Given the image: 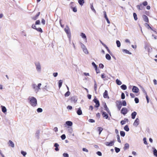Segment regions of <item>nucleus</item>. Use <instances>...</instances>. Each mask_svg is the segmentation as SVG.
<instances>
[{"instance_id": "57", "label": "nucleus", "mask_w": 157, "mask_h": 157, "mask_svg": "<svg viewBox=\"0 0 157 157\" xmlns=\"http://www.w3.org/2000/svg\"><path fill=\"white\" fill-rule=\"evenodd\" d=\"M64 157H69V155L67 153H64L63 154Z\"/></svg>"}, {"instance_id": "55", "label": "nucleus", "mask_w": 157, "mask_h": 157, "mask_svg": "<svg viewBox=\"0 0 157 157\" xmlns=\"http://www.w3.org/2000/svg\"><path fill=\"white\" fill-rule=\"evenodd\" d=\"M21 154L24 156H25L26 154V152H25V151H21Z\"/></svg>"}, {"instance_id": "35", "label": "nucleus", "mask_w": 157, "mask_h": 157, "mask_svg": "<svg viewBox=\"0 0 157 157\" xmlns=\"http://www.w3.org/2000/svg\"><path fill=\"white\" fill-rule=\"evenodd\" d=\"M116 82L117 84L118 85H121L122 84L121 82L118 79H116Z\"/></svg>"}, {"instance_id": "39", "label": "nucleus", "mask_w": 157, "mask_h": 157, "mask_svg": "<svg viewBox=\"0 0 157 157\" xmlns=\"http://www.w3.org/2000/svg\"><path fill=\"white\" fill-rule=\"evenodd\" d=\"M92 65L93 66V67H94V69H97V65L95 64V63L94 62H93L92 63Z\"/></svg>"}, {"instance_id": "11", "label": "nucleus", "mask_w": 157, "mask_h": 157, "mask_svg": "<svg viewBox=\"0 0 157 157\" xmlns=\"http://www.w3.org/2000/svg\"><path fill=\"white\" fill-rule=\"evenodd\" d=\"M114 143V141H111L110 142H106L105 143V144L107 146H112L113 145Z\"/></svg>"}, {"instance_id": "10", "label": "nucleus", "mask_w": 157, "mask_h": 157, "mask_svg": "<svg viewBox=\"0 0 157 157\" xmlns=\"http://www.w3.org/2000/svg\"><path fill=\"white\" fill-rule=\"evenodd\" d=\"M132 91L133 92L138 93L139 92V89L137 87L134 86L132 88Z\"/></svg>"}, {"instance_id": "12", "label": "nucleus", "mask_w": 157, "mask_h": 157, "mask_svg": "<svg viewBox=\"0 0 157 157\" xmlns=\"http://www.w3.org/2000/svg\"><path fill=\"white\" fill-rule=\"evenodd\" d=\"M100 41L102 45L105 48L107 49V50L108 51V52L110 54H111L112 53L109 50V49L107 47V46L105 44H104L101 41Z\"/></svg>"}, {"instance_id": "41", "label": "nucleus", "mask_w": 157, "mask_h": 157, "mask_svg": "<svg viewBox=\"0 0 157 157\" xmlns=\"http://www.w3.org/2000/svg\"><path fill=\"white\" fill-rule=\"evenodd\" d=\"M153 154L154 155L157 156V151L155 149L154 150Z\"/></svg>"}, {"instance_id": "15", "label": "nucleus", "mask_w": 157, "mask_h": 157, "mask_svg": "<svg viewBox=\"0 0 157 157\" xmlns=\"http://www.w3.org/2000/svg\"><path fill=\"white\" fill-rule=\"evenodd\" d=\"M103 97L105 98H109L108 93V91L106 90H105L104 93H103Z\"/></svg>"}, {"instance_id": "61", "label": "nucleus", "mask_w": 157, "mask_h": 157, "mask_svg": "<svg viewBox=\"0 0 157 157\" xmlns=\"http://www.w3.org/2000/svg\"><path fill=\"white\" fill-rule=\"evenodd\" d=\"M130 95L132 98H134L135 97V95L133 93H130Z\"/></svg>"}, {"instance_id": "14", "label": "nucleus", "mask_w": 157, "mask_h": 157, "mask_svg": "<svg viewBox=\"0 0 157 157\" xmlns=\"http://www.w3.org/2000/svg\"><path fill=\"white\" fill-rule=\"evenodd\" d=\"M139 119L138 118H137L135 120L133 125H134L137 126L139 124Z\"/></svg>"}, {"instance_id": "63", "label": "nucleus", "mask_w": 157, "mask_h": 157, "mask_svg": "<svg viewBox=\"0 0 157 157\" xmlns=\"http://www.w3.org/2000/svg\"><path fill=\"white\" fill-rule=\"evenodd\" d=\"M67 108L68 109L71 110L72 109V107L71 106L68 105L67 106Z\"/></svg>"}, {"instance_id": "6", "label": "nucleus", "mask_w": 157, "mask_h": 157, "mask_svg": "<svg viewBox=\"0 0 157 157\" xmlns=\"http://www.w3.org/2000/svg\"><path fill=\"white\" fill-rule=\"evenodd\" d=\"M80 36L84 40L85 42L87 43V42L86 36L84 33H81L80 34Z\"/></svg>"}, {"instance_id": "16", "label": "nucleus", "mask_w": 157, "mask_h": 157, "mask_svg": "<svg viewBox=\"0 0 157 157\" xmlns=\"http://www.w3.org/2000/svg\"><path fill=\"white\" fill-rule=\"evenodd\" d=\"M102 115L103 117L104 118H105L106 119H107L108 117V115L106 113L103 112L102 113Z\"/></svg>"}, {"instance_id": "46", "label": "nucleus", "mask_w": 157, "mask_h": 157, "mask_svg": "<svg viewBox=\"0 0 157 157\" xmlns=\"http://www.w3.org/2000/svg\"><path fill=\"white\" fill-rule=\"evenodd\" d=\"M43 110L41 108H38L37 109V111L38 113H41L42 112Z\"/></svg>"}, {"instance_id": "52", "label": "nucleus", "mask_w": 157, "mask_h": 157, "mask_svg": "<svg viewBox=\"0 0 157 157\" xmlns=\"http://www.w3.org/2000/svg\"><path fill=\"white\" fill-rule=\"evenodd\" d=\"M121 98L122 99H124L125 98L124 94L123 93H122L121 95Z\"/></svg>"}, {"instance_id": "64", "label": "nucleus", "mask_w": 157, "mask_h": 157, "mask_svg": "<svg viewBox=\"0 0 157 157\" xmlns=\"http://www.w3.org/2000/svg\"><path fill=\"white\" fill-rule=\"evenodd\" d=\"M89 121L91 123H94L95 122V121L93 119H90L89 120Z\"/></svg>"}, {"instance_id": "62", "label": "nucleus", "mask_w": 157, "mask_h": 157, "mask_svg": "<svg viewBox=\"0 0 157 157\" xmlns=\"http://www.w3.org/2000/svg\"><path fill=\"white\" fill-rule=\"evenodd\" d=\"M140 10H143V9L144 8V7L142 4H141L140 5Z\"/></svg>"}, {"instance_id": "26", "label": "nucleus", "mask_w": 157, "mask_h": 157, "mask_svg": "<svg viewBox=\"0 0 157 157\" xmlns=\"http://www.w3.org/2000/svg\"><path fill=\"white\" fill-rule=\"evenodd\" d=\"M66 124L69 126H71L72 125V123L71 121H67L66 122Z\"/></svg>"}, {"instance_id": "13", "label": "nucleus", "mask_w": 157, "mask_h": 157, "mask_svg": "<svg viewBox=\"0 0 157 157\" xmlns=\"http://www.w3.org/2000/svg\"><path fill=\"white\" fill-rule=\"evenodd\" d=\"M8 145L10 147H14V145L13 143L11 140H9L8 143Z\"/></svg>"}, {"instance_id": "1", "label": "nucleus", "mask_w": 157, "mask_h": 157, "mask_svg": "<svg viewBox=\"0 0 157 157\" xmlns=\"http://www.w3.org/2000/svg\"><path fill=\"white\" fill-rule=\"evenodd\" d=\"M30 104L33 106H36L37 105V101L36 99L33 97L30 96L28 98Z\"/></svg>"}, {"instance_id": "21", "label": "nucleus", "mask_w": 157, "mask_h": 157, "mask_svg": "<svg viewBox=\"0 0 157 157\" xmlns=\"http://www.w3.org/2000/svg\"><path fill=\"white\" fill-rule=\"evenodd\" d=\"M59 145L57 143H55L54 144V146L56 147L55 148V150L56 151H59V149L58 148V147H59Z\"/></svg>"}, {"instance_id": "37", "label": "nucleus", "mask_w": 157, "mask_h": 157, "mask_svg": "<svg viewBox=\"0 0 157 157\" xmlns=\"http://www.w3.org/2000/svg\"><path fill=\"white\" fill-rule=\"evenodd\" d=\"M70 92L69 91H67L64 94L65 97H68L70 95Z\"/></svg>"}, {"instance_id": "9", "label": "nucleus", "mask_w": 157, "mask_h": 157, "mask_svg": "<svg viewBox=\"0 0 157 157\" xmlns=\"http://www.w3.org/2000/svg\"><path fill=\"white\" fill-rule=\"evenodd\" d=\"M71 102L75 103L77 100V98L75 96H73L71 97L70 99Z\"/></svg>"}, {"instance_id": "50", "label": "nucleus", "mask_w": 157, "mask_h": 157, "mask_svg": "<svg viewBox=\"0 0 157 157\" xmlns=\"http://www.w3.org/2000/svg\"><path fill=\"white\" fill-rule=\"evenodd\" d=\"M73 11L75 12H76L77 11V8L76 7H74L72 8Z\"/></svg>"}, {"instance_id": "56", "label": "nucleus", "mask_w": 157, "mask_h": 157, "mask_svg": "<svg viewBox=\"0 0 157 157\" xmlns=\"http://www.w3.org/2000/svg\"><path fill=\"white\" fill-rule=\"evenodd\" d=\"M122 105H123V106H126V101H123L122 102Z\"/></svg>"}, {"instance_id": "4", "label": "nucleus", "mask_w": 157, "mask_h": 157, "mask_svg": "<svg viewBox=\"0 0 157 157\" xmlns=\"http://www.w3.org/2000/svg\"><path fill=\"white\" fill-rule=\"evenodd\" d=\"M41 85V84L40 83H39L37 86L35 84H33L32 85V87L36 93H37L39 90H40V87Z\"/></svg>"}, {"instance_id": "5", "label": "nucleus", "mask_w": 157, "mask_h": 157, "mask_svg": "<svg viewBox=\"0 0 157 157\" xmlns=\"http://www.w3.org/2000/svg\"><path fill=\"white\" fill-rule=\"evenodd\" d=\"M80 45L83 52L86 55L89 54V52L86 46L83 43H81Z\"/></svg>"}, {"instance_id": "44", "label": "nucleus", "mask_w": 157, "mask_h": 157, "mask_svg": "<svg viewBox=\"0 0 157 157\" xmlns=\"http://www.w3.org/2000/svg\"><path fill=\"white\" fill-rule=\"evenodd\" d=\"M91 10L95 13L96 12V10L94 9L93 6L92 4L91 5Z\"/></svg>"}, {"instance_id": "34", "label": "nucleus", "mask_w": 157, "mask_h": 157, "mask_svg": "<svg viewBox=\"0 0 157 157\" xmlns=\"http://www.w3.org/2000/svg\"><path fill=\"white\" fill-rule=\"evenodd\" d=\"M98 131L99 132V134H100L103 130V128L101 127H98Z\"/></svg>"}, {"instance_id": "22", "label": "nucleus", "mask_w": 157, "mask_h": 157, "mask_svg": "<svg viewBox=\"0 0 157 157\" xmlns=\"http://www.w3.org/2000/svg\"><path fill=\"white\" fill-rule=\"evenodd\" d=\"M40 14V13L39 12L36 15H35V16L32 17V19L35 20H36L37 19L38 17L39 16Z\"/></svg>"}, {"instance_id": "53", "label": "nucleus", "mask_w": 157, "mask_h": 157, "mask_svg": "<svg viewBox=\"0 0 157 157\" xmlns=\"http://www.w3.org/2000/svg\"><path fill=\"white\" fill-rule=\"evenodd\" d=\"M99 67L100 68L103 69L104 68V66L102 64L100 63L99 65Z\"/></svg>"}, {"instance_id": "19", "label": "nucleus", "mask_w": 157, "mask_h": 157, "mask_svg": "<svg viewBox=\"0 0 157 157\" xmlns=\"http://www.w3.org/2000/svg\"><path fill=\"white\" fill-rule=\"evenodd\" d=\"M143 17L144 20L147 22H148V17L145 15H143Z\"/></svg>"}, {"instance_id": "30", "label": "nucleus", "mask_w": 157, "mask_h": 157, "mask_svg": "<svg viewBox=\"0 0 157 157\" xmlns=\"http://www.w3.org/2000/svg\"><path fill=\"white\" fill-rule=\"evenodd\" d=\"M78 2L81 6H82L84 3V0H79Z\"/></svg>"}, {"instance_id": "18", "label": "nucleus", "mask_w": 157, "mask_h": 157, "mask_svg": "<svg viewBox=\"0 0 157 157\" xmlns=\"http://www.w3.org/2000/svg\"><path fill=\"white\" fill-rule=\"evenodd\" d=\"M122 51L124 53H125L128 54L129 55L132 54V53L127 49H123Z\"/></svg>"}, {"instance_id": "23", "label": "nucleus", "mask_w": 157, "mask_h": 157, "mask_svg": "<svg viewBox=\"0 0 157 157\" xmlns=\"http://www.w3.org/2000/svg\"><path fill=\"white\" fill-rule=\"evenodd\" d=\"M129 147V145L128 143H126L124 144V150H126L128 149Z\"/></svg>"}, {"instance_id": "24", "label": "nucleus", "mask_w": 157, "mask_h": 157, "mask_svg": "<svg viewBox=\"0 0 157 157\" xmlns=\"http://www.w3.org/2000/svg\"><path fill=\"white\" fill-rule=\"evenodd\" d=\"M77 114L79 115H81L82 114V110H81V109H80V108L78 109V110L77 112Z\"/></svg>"}, {"instance_id": "38", "label": "nucleus", "mask_w": 157, "mask_h": 157, "mask_svg": "<svg viewBox=\"0 0 157 157\" xmlns=\"http://www.w3.org/2000/svg\"><path fill=\"white\" fill-rule=\"evenodd\" d=\"M120 135L122 136H124L125 135V132L124 131H121L120 132Z\"/></svg>"}, {"instance_id": "3", "label": "nucleus", "mask_w": 157, "mask_h": 157, "mask_svg": "<svg viewBox=\"0 0 157 157\" xmlns=\"http://www.w3.org/2000/svg\"><path fill=\"white\" fill-rule=\"evenodd\" d=\"M36 70L38 73H40L41 72L42 68L40 63L39 62L35 63Z\"/></svg>"}, {"instance_id": "58", "label": "nucleus", "mask_w": 157, "mask_h": 157, "mask_svg": "<svg viewBox=\"0 0 157 157\" xmlns=\"http://www.w3.org/2000/svg\"><path fill=\"white\" fill-rule=\"evenodd\" d=\"M101 77L102 78H105L106 77L105 75V74L103 73L101 75Z\"/></svg>"}, {"instance_id": "27", "label": "nucleus", "mask_w": 157, "mask_h": 157, "mask_svg": "<svg viewBox=\"0 0 157 157\" xmlns=\"http://www.w3.org/2000/svg\"><path fill=\"white\" fill-rule=\"evenodd\" d=\"M63 81L62 80H59L58 83H59V88H60L62 85V83H63Z\"/></svg>"}, {"instance_id": "51", "label": "nucleus", "mask_w": 157, "mask_h": 157, "mask_svg": "<svg viewBox=\"0 0 157 157\" xmlns=\"http://www.w3.org/2000/svg\"><path fill=\"white\" fill-rule=\"evenodd\" d=\"M36 30H37L38 31H39V32H42V29L40 28H37V29H36Z\"/></svg>"}, {"instance_id": "28", "label": "nucleus", "mask_w": 157, "mask_h": 157, "mask_svg": "<svg viewBox=\"0 0 157 157\" xmlns=\"http://www.w3.org/2000/svg\"><path fill=\"white\" fill-rule=\"evenodd\" d=\"M1 107H2V111L4 113H5V112H6V110H7V109H6V108L5 106H2Z\"/></svg>"}, {"instance_id": "40", "label": "nucleus", "mask_w": 157, "mask_h": 157, "mask_svg": "<svg viewBox=\"0 0 157 157\" xmlns=\"http://www.w3.org/2000/svg\"><path fill=\"white\" fill-rule=\"evenodd\" d=\"M133 15L135 20V21L137 20V17L136 14L135 13H133Z\"/></svg>"}, {"instance_id": "49", "label": "nucleus", "mask_w": 157, "mask_h": 157, "mask_svg": "<svg viewBox=\"0 0 157 157\" xmlns=\"http://www.w3.org/2000/svg\"><path fill=\"white\" fill-rule=\"evenodd\" d=\"M135 101L136 103H137L139 102V99L137 98H135Z\"/></svg>"}, {"instance_id": "32", "label": "nucleus", "mask_w": 157, "mask_h": 157, "mask_svg": "<svg viewBox=\"0 0 157 157\" xmlns=\"http://www.w3.org/2000/svg\"><path fill=\"white\" fill-rule=\"evenodd\" d=\"M121 88L124 90H125L127 89V86L125 85H122L121 86Z\"/></svg>"}, {"instance_id": "17", "label": "nucleus", "mask_w": 157, "mask_h": 157, "mask_svg": "<svg viewBox=\"0 0 157 157\" xmlns=\"http://www.w3.org/2000/svg\"><path fill=\"white\" fill-rule=\"evenodd\" d=\"M117 105L118 109L119 110H120L121 107L122 105L121 102L120 101L118 102L117 103Z\"/></svg>"}, {"instance_id": "42", "label": "nucleus", "mask_w": 157, "mask_h": 157, "mask_svg": "<svg viewBox=\"0 0 157 157\" xmlns=\"http://www.w3.org/2000/svg\"><path fill=\"white\" fill-rule=\"evenodd\" d=\"M117 141L119 143H121V141L120 139V136H119V135H118V134L117 135Z\"/></svg>"}, {"instance_id": "54", "label": "nucleus", "mask_w": 157, "mask_h": 157, "mask_svg": "<svg viewBox=\"0 0 157 157\" xmlns=\"http://www.w3.org/2000/svg\"><path fill=\"white\" fill-rule=\"evenodd\" d=\"M142 4L144 6H146L147 5V2L146 1H144L143 2Z\"/></svg>"}, {"instance_id": "25", "label": "nucleus", "mask_w": 157, "mask_h": 157, "mask_svg": "<svg viewBox=\"0 0 157 157\" xmlns=\"http://www.w3.org/2000/svg\"><path fill=\"white\" fill-rule=\"evenodd\" d=\"M105 58L106 59L108 60H110L111 59V57L108 54H107L105 55Z\"/></svg>"}, {"instance_id": "31", "label": "nucleus", "mask_w": 157, "mask_h": 157, "mask_svg": "<svg viewBox=\"0 0 157 157\" xmlns=\"http://www.w3.org/2000/svg\"><path fill=\"white\" fill-rule=\"evenodd\" d=\"M104 107L105 108V109L108 112V113H109V110L108 108L107 107V106L105 103V104L104 106Z\"/></svg>"}, {"instance_id": "29", "label": "nucleus", "mask_w": 157, "mask_h": 157, "mask_svg": "<svg viewBox=\"0 0 157 157\" xmlns=\"http://www.w3.org/2000/svg\"><path fill=\"white\" fill-rule=\"evenodd\" d=\"M94 90L95 91H97V85L96 83V82L95 81H94Z\"/></svg>"}, {"instance_id": "60", "label": "nucleus", "mask_w": 157, "mask_h": 157, "mask_svg": "<svg viewBox=\"0 0 157 157\" xmlns=\"http://www.w3.org/2000/svg\"><path fill=\"white\" fill-rule=\"evenodd\" d=\"M82 151H85L86 152H88V150L87 149H86V148H82Z\"/></svg>"}, {"instance_id": "47", "label": "nucleus", "mask_w": 157, "mask_h": 157, "mask_svg": "<svg viewBox=\"0 0 157 157\" xmlns=\"http://www.w3.org/2000/svg\"><path fill=\"white\" fill-rule=\"evenodd\" d=\"M115 150L117 153L118 152L120 151V149L117 147H115Z\"/></svg>"}, {"instance_id": "48", "label": "nucleus", "mask_w": 157, "mask_h": 157, "mask_svg": "<svg viewBox=\"0 0 157 157\" xmlns=\"http://www.w3.org/2000/svg\"><path fill=\"white\" fill-rule=\"evenodd\" d=\"M61 137L62 140H64L66 138V136L65 134H63L61 136Z\"/></svg>"}, {"instance_id": "8", "label": "nucleus", "mask_w": 157, "mask_h": 157, "mask_svg": "<svg viewBox=\"0 0 157 157\" xmlns=\"http://www.w3.org/2000/svg\"><path fill=\"white\" fill-rule=\"evenodd\" d=\"M93 101L96 104L95 107L98 108L100 106V103L99 101L97 98H95L94 99Z\"/></svg>"}, {"instance_id": "36", "label": "nucleus", "mask_w": 157, "mask_h": 157, "mask_svg": "<svg viewBox=\"0 0 157 157\" xmlns=\"http://www.w3.org/2000/svg\"><path fill=\"white\" fill-rule=\"evenodd\" d=\"M124 130L126 131H128L129 130V128L128 125H126L124 128Z\"/></svg>"}, {"instance_id": "33", "label": "nucleus", "mask_w": 157, "mask_h": 157, "mask_svg": "<svg viewBox=\"0 0 157 157\" xmlns=\"http://www.w3.org/2000/svg\"><path fill=\"white\" fill-rule=\"evenodd\" d=\"M116 43L117 47H120L121 45V44L120 41L118 40H117L116 41Z\"/></svg>"}, {"instance_id": "20", "label": "nucleus", "mask_w": 157, "mask_h": 157, "mask_svg": "<svg viewBox=\"0 0 157 157\" xmlns=\"http://www.w3.org/2000/svg\"><path fill=\"white\" fill-rule=\"evenodd\" d=\"M137 114V113L136 112H134L131 114V116L132 118V119H134L135 118Z\"/></svg>"}, {"instance_id": "2", "label": "nucleus", "mask_w": 157, "mask_h": 157, "mask_svg": "<svg viewBox=\"0 0 157 157\" xmlns=\"http://www.w3.org/2000/svg\"><path fill=\"white\" fill-rule=\"evenodd\" d=\"M64 30L67 34L68 37L70 39L71 36V33L70 32V29L67 25L66 26L65 28H64Z\"/></svg>"}, {"instance_id": "59", "label": "nucleus", "mask_w": 157, "mask_h": 157, "mask_svg": "<svg viewBox=\"0 0 157 157\" xmlns=\"http://www.w3.org/2000/svg\"><path fill=\"white\" fill-rule=\"evenodd\" d=\"M131 46H132V48L135 49H136L137 47V46H136V45H132Z\"/></svg>"}, {"instance_id": "43", "label": "nucleus", "mask_w": 157, "mask_h": 157, "mask_svg": "<svg viewBox=\"0 0 157 157\" xmlns=\"http://www.w3.org/2000/svg\"><path fill=\"white\" fill-rule=\"evenodd\" d=\"M82 75H84L86 76H90V75L88 73L84 72L82 74Z\"/></svg>"}, {"instance_id": "45", "label": "nucleus", "mask_w": 157, "mask_h": 157, "mask_svg": "<svg viewBox=\"0 0 157 157\" xmlns=\"http://www.w3.org/2000/svg\"><path fill=\"white\" fill-rule=\"evenodd\" d=\"M145 95H146V100L147 101V103H148L149 102V99L148 96L147 95V93L146 92H145Z\"/></svg>"}, {"instance_id": "7", "label": "nucleus", "mask_w": 157, "mask_h": 157, "mask_svg": "<svg viewBox=\"0 0 157 157\" xmlns=\"http://www.w3.org/2000/svg\"><path fill=\"white\" fill-rule=\"evenodd\" d=\"M128 112V109L125 108H123L121 110V113L124 115H125Z\"/></svg>"}]
</instances>
